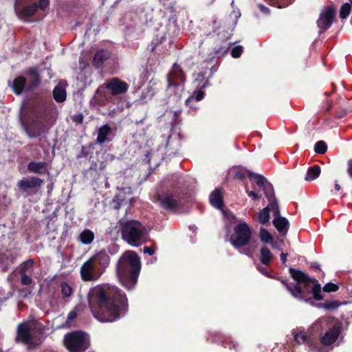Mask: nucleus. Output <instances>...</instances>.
Masks as SVG:
<instances>
[{
  "instance_id": "obj_13",
  "label": "nucleus",
  "mask_w": 352,
  "mask_h": 352,
  "mask_svg": "<svg viewBox=\"0 0 352 352\" xmlns=\"http://www.w3.org/2000/svg\"><path fill=\"white\" fill-rule=\"evenodd\" d=\"M53 101L50 97L41 102L32 109V121L33 122H41L45 124L47 122L50 110L47 104H52Z\"/></svg>"
},
{
  "instance_id": "obj_38",
  "label": "nucleus",
  "mask_w": 352,
  "mask_h": 352,
  "mask_svg": "<svg viewBox=\"0 0 352 352\" xmlns=\"http://www.w3.org/2000/svg\"><path fill=\"white\" fill-rule=\"evenodd\" d=\"M351 10V6L349 3H344L340 10V17L342 19H346Z\"/></svg>"
},
{
  "instance_id": "obj_18",
  "label": "nucleus",
  "mask_w": 352,
  "mask_h": 352,
  "mask_svg": "<svg viewBox=\"0 0 352 352\" xmlns=\"http://www.w3.org/2000/svg\"><path fill=\"white\" fill-rule=\"evenodd\" d=\"M28 75L31 76L26 87V91H30L38 87L41 82V77L36 67H30L28 69Z\"/></svg>"
},
{
  "instance_id": "obj_63",
  "label": "nucleus",
  "mask_w": 352,
  "mask_h": 352,
  "mask_svg": "<svg viewBox=\"0 0 352 352\" xmlns=\"http://www.w3.org/2000/svg\"><path fill=\"white\" fill-rule=\"evenodd\" d=\"M311 267L315 270H320V265L317 263H313Z\"/></svg>"
},
{
  "instance_id": "obj_46",
  "label": "nucleus",
  "mask_w": 352,
  "mask_h": 352,
  "mask_svg": "<svg viewBox=\"0 0 352 352\" xmlns=\"http://www.w3.org/2000/svg\"><path fill=\"white\" fill-rule=\"evenodd\" d=\"M21 276V282L23 285H30L32 283V278L26 273H20Z\"/></svg>"
},
{
  "instance_id": "obj_59",
  "label": "nucleus",
  "mask_w": 352,
  "mask_h": 352,
  "mask_svg": "<svg viewBox=\"0 0 352 352\" xmlns=\"http://www.w3.org/2000/svg\"><path fill=\"white\" fill-rule=\"evenodd\" d=\"M74 121L77 122L78 123H82L83 121V116L82 114H78L74 119Z\"/></svg>"
},
{
  "instance_id": "obj_44",
  "label": "nucleus",
  "mask_w": 352,
  "mask_h": 352,
  "mask_svg": "<svg viewBox=\"0 0 352 352\" xmlns=\"http://www.w3.org/2000/svg\"><path fill=\"white\" fill-rule=\"evenodd\" d=\"M34 263V262L33 259L30 258V259L25 261V262H23L21 264V267L20 269L19 273H26V271L28 269L33 267Z\"/></svg>"
},
{
  "instance_id": "obj_57",
  "label": "nucleus",
  "mask_w": 352,
  "mask_h": 352,
  "mask_svg": "<svg viewBox=\"0 0 352 352\" xmlns=\"http://www.w3.org/2000/svg\"><path fill=\"white\" fill-rule=\"evenodd\" d=\"M347 173L352 178V160H349L347 162Z\"/></svg>"
},
{
  "instance_id": "obj_36",
  "label": "nucleus",
  "mask_w": 352,
  "mask_h": 352,
  "mask_svg": "<svg viewBox=\"0 0 352 352\" xmlns=\"http://www.w3.org/2000/svg\"><path fill=\"white\" fill-rule=\"evenodd\" d=\"M294 340L298 344H306L309 341V337L305 331H300L295 333Z\"/></svg>"
},
{
  "instance_id": "obj_28",
  "label": "nucleus",
  "mask_w": 352,
  "mask_h": 352,
  "mask_svg": "<svg viewBox=\"0 0 352 352\" xmlns=\"http://www.w3.org/2000/svg\"><path fill=\"white\" fill-rule=\"evenodd\" d=\"M38 10L37 3H33L31 5L24 6L20 11L19 14L22 18H30Z\"/></svg>"
},
{
  "instance_id": "obj_10",
  "label": "nucleus",
  "mask_w": 352,
  "mask_h": 352,
  "mask_svg": "<svg viewBox=\"0 0 352 352\" xmlns=\"http://www.w3.org/2000/svg\"><path fill=\"white\" fill-rule=\"evenodd\" d=\"M104 87L108 89L112 96H115L125 94L128 91L129 85L119 78L114 77L107 80L102 87H98L96 94H100Z\"/></svg>"
},
{
  "instance_id": "obj_15",
  "label": "nucleus",
  "mask_w": 352,
  "mask_h": 352,
  "mask_svg": "<svg viewBox=\"0 0 352 352\" xmlns=\"http://www.w3.org/2000/svg\"><path fill=\"white\" fill-rule=\"evenodd\" d=\"M341 331V324L335 323L320 338L323 345L329 346L333 344L338 338Z\"/></svg>"
},
{
  "instance_id": "obj_7",
  "label": "nucleus",
  "mask_w": 352,
  "mask_h": 352,
  "mask_svg": "<svg viewBox=\"0 0 352 352\" xmlns=\"http://www.w3.org/2000/svg\"><path fill=\"white\" fill-rule=\"evenodd\" d=\"M252 234V230L247 223H239L234 228L230 242L235 248L244 247L250 243Z\"/></svg>"
},
{
  "instance_id": "obj_62",
  "label": "nucleus",
  "mask_w": 352,
  "mask_h": 352,
  "mask_svg": "<svg viewBox=\"0 0 352 352\" xmlns=\"http://www.w3.org/2000/svg\"><path fill=\"white\" fill-rule=\"evenodd\" d=\"M77 314L75 311H71L69 312V315H68V318L69 319H73V318H75L76 317Z\"/></svg>"
},
{
  "instance_id": "obj_22",
  "label": "nucleus",
  "mask_w": 352,
  "mask_h": 352,
  "mask_svg": "<svg viewBox=\"0 0 352 352\" xmlns=\"http://www.w3.org/2000/svg\"><path fill=\"white\" fill-rule=\"evenodd\" d=\"M27 80L23 76H19L16 77L11 85V88L13 93L16 96H20L26 91Z\"/></svg>"
},
{
  "instance_id": "obj_8",
  "label": "nucleus",
  "mask_w": 352,
  "mask_h": 352,
  "mask_svg": "<svg viewBox=\"0 0 352 352\" xmlns=\"http://www.w3.org/2000/svg\"><path fill=\"white\" fill-rule=\"evenodd\" d=\"M155 199L160 206L167 211H174L180 205L179 195L177 192L170 190L157 194Z\"/></svg>"
},
{
  "instance_id": "obj_40",
  "label": "nucleus",
  "mask_w": 352,
  "mask_h": 352,
  "mask_svg": "<svg viewBox=\"0 0 352 352\" xmlns=\"http://www.w3.org/2000/svg\"><path fill=\"white\" fill-rule=\"evenodd\" d=\"M60 289L63 298L69 297L72 294L73 289L66 282L61 283Z\"/></svg>"
},
{
  "instance_id": "obj_56",
  "label": "nucleus",
  "mask_w": 352,
  "mask_h": 352,
  "mask_svg": "<svg viewBox=\"0 0 352 352\" xmlns=\"http://www.w3.org/2000/svg\"><path fill=\"white\" fill-rule=\"evenodd\" d=\"M347 114V111L346 110H342L340 111H337L335 117L336 118H342Z\"/></svg>"
},
{
  "instance_id": "obj_11",
  "label": "nucleus",
  "mask_w": 352,
  "mask_h": 352,
  "mask_svg": "<svg viewBox=\"0 0 352 352\" xmlns=\"http://www.w3.org/2000/svg\"><path fill=\"white\" fill-rule=\"evenodd\" d=\"M336 15V8L334 5L324 7L316 21L317 25L320 30V33H323L331 28Z\"/></svg>"
},
{
  "instance_id": "obj_35",
  "label": "nucleus",
  "mask_w": 352,
  "mask_h": 352,
  "mask_svg": "<svg viewBox=\"0 0 352 352\" xmlns=\"http://www.w3.org/2000/svg\"><path fill=\"white\" fill-rule=\"evenodd\" d=\"M270 214L269 209L264 208L258 213V221L261 224L265 225L270 221Z\"/></svg>"
},
{
  "instance_id": "obj_64",
  "label": "nucleus",
  "mask_w": 352,
  "mask_h": 352,
  "mask_svg": "<svg viewBox=\"0 0 352 352\" xmlns=\"http://www.w3.org/2000/svg\"><path fill=\"white\" fill-rule=\"evenodd\" d=\"M334 188L338 191L340 190V188H341L340 186L338 184L337 181H336V184H335Z\"/></svg>"
},
{
  "instance_id": "obj_1",
  "label": "nucleus",
  "mask_w": 352,
  "mask_h": 352,
  "mask_svg": "<svg viewBox=\"0 0 352 352\" xmlns=\"http://www.w3.org/2000/svg\"><path fill=\"white\" fill-rule=\"evenodd\" d=\"M87 300L94 317L102 322L118 320L129 311L126 294L109 284L91 287L87 294Z\"/></svg>"
},
{
  "instance_id": "obj_33",
  "label": "nucleus",
  "mask_w": 352,
  "mask_h": 352,
  "mask_svg": "<svg viewBox=\"0 0 352 352\" xmlns=\"http://www.w3.org/2000/svg\"><path fill=\"white\" fill-rule=\"evenodd\" d=\"M205 96L203 89H197L193 92V94L186 100V104L187 106L191 105V103L193 101H200Z\"/></svg>"
},
{
  "instance_id": "obj_43",
  "label": "nucleus",
  "mask_w": 352,
  "mask_h": 352,
  "mask_svg": "<svg viewBox=\"0 0 352 352\" xmlns=\"http://www.w3.org/2000/svg\"><path fill=\"white\" fill-rule=\"evenodd\" d=\"M324 292L330 293V292H336L339 289V286L333 283H327L324 285L322 288Z\"/></svg>"
},
{
  "instance_id": "obj_9",
  "label": "nucleus",
  "mask_w": 352,
  "mask_h": 352,
  "mask_svg": "<svg viewBox=\"0 0 352 352\" xmlns=\"http://www.w3.org/2000/svg\"><path fill=\"white\" fill-rule=\"evenodd\" d=\"M256 185L262 188L265 197L268 200V205L265 208L269 209V212L279 208L278 203L275 197V193L272 184L269 182L264 176H258Z\"/></svg>"
},
{
  "instance_id": "obj_39",
  "label": "nucleus",
  "mask_w": 352,
  "mask_h": 352,
  "mask_svg": "<svg viewBox=\"0 0 352 352\" xmlns=\"http://www.w3.org/2000/svg\"><path fill=\"white\" fill-rule=\"evenodd\" d=\"M327 150V144L322 141L320 140L318 141L314 146V151L316 153L318 154H324Z\"/></svg>"
},
{
  "instance_id": "obj_16",
  "label": "nucleus",
  "mask_w": 352,
  "mask_h": 352,
  "mask_svg": "<svg viewBox=\"0 0 352 352\" xmlns=\"http://www.w3.org/2000/svg\"><path fill=\"white\" fill-rule=\"evenodd\" d=\"M23 129L30 138L41 136L45 131V124L41 122H33L32 118L29 124L23 123Z\"/></svg>"
},
{
  "instance_id": "obj_14",
  "label": "nucleus",
  "mask_w": 352,
  "mask_h": 352,
  "mask_svg": "<svg viewBox=\"0 0 352 352\" xmlns=\"http://www.w3.org/2000/svg\"><path fill=\"white\" fill-rule=\"evenodd\" d=\"M186 81V74L180 65L174 63L167 75L168 87H177Z\"/></svg>"
},
{
  "instance_id": "obj_41",
  "label": "nucleus",
  "mask_w": 352,
  "mask_h": 352,
  "mask_svg": "<svg viewBox=\"0 0 352 352\" xmlns=\"http://www.w3.org/2000/svg\"><path fill=\"white\" fill-rule=\"evenodd\" d=\"M94 148L93 144H90L88 146H82L80 153L78 155V158L80 157H87L91 153H92L91 149Z\"/></svg>"
},
{
  "instance_id": "obj_54",
  "label": "nucleus",
  "mask_w": 352,
  "mask_h": 352,
  "mask_svg": "<svg viewBox=\"0 0 352 352\" xmlns=\"http://www.w3.org/2000/svg\"><path fill=\"white\" fill-rule=\"evenodd\" d=\"M257 270L261 272L262 273L263 275H265V276L267 277H269V278H274L272 276H271L270 274V273L263 267L261 266H258L257 267Z\"/></svg>"
},
{
  "instance_id": "obj_50",
  "label": "nucleus",
  "mask_w": 352,
  "mask_h": 352,
  "mask_svg": "<svg viewBox=\"0 0 352 352\" xmlns=\"http://www.w3.org/2000/svg\"><path fill=\"white\" fill-rule=\"evenodd\" d=\"M122 201L123 200L120 198L119 195L115 196L113 199V202L115 203L113 208L116 210L120 209Z\"/></svg>"
},
{
  "instance_id": "obj_12",
  "label": "nucleus",
  "mask_w": 352,
  "mask_h": 352,
  "mask_svg": "<svg viewBox=\"0 0 352 352\" xmlns=\"http://www.w3.org/2000/svg\"><path fill=\"white\" fill-rule=\"evenodd\" d=\"M15 340L16 342H22L27 345L29 350L36 347L33 336L30 333L29 324L27 322H21L18 324Z\"/></svg>"
},
{
  "instance_id": "obj_45",
  "label": "nucleus",
  "mask_w": 352,
  "mask_h": 352,
  "mask_svg": "<svg viewBox=\"0 0 352 352\" xmlns=\"http://www.w3.org/2000/svg\"><path fill=\"white\" fill-rule=\"evenodd\" d=\"M243 47L241 45H236L231 50V56L233 58H239L243 53Z\"/></svg>"
},
{
  "instance_id": "obj_26",
  "label": "nucleus",
  "mask_w": 352,
  "mask_h": 352,
  "mask_svg": "<svg viewBox=\"0 0 352 352\" xmlns=\"http://www.w3.org/2000/svg\"><path fill=\"white\" fill-rule=\"evenodd\" d=\"M111 131V128L107 124L102 125L98 130L96 141L99 144L105 142L108 135Z\"/></svg>"
},
{
  "instance_id": "obj_58",
  "label": "nucleus",
  "mask_w": 352,
  "mask_h": 352,
  "mask_svg": "<svg viewBox=\"0 0 352 352\" xmlns=\"http://www.w3.org/2000/svg\"><path fill=\"white\" fill-rule=\"evenodd\" d=\"M273 215L274 216V218H282L283 217L280 216V212L279 208L277 209H275L274 210H272Z\"/></svg>"
},
{
  "instance_id": "obj_23",
  "label": "nucleus",
  "mask_w": 352,
  "mask_h": 352,
  "mask_svg": "<svg viewBox=\"0 0 352 352\" xmlns=\"http://www.w3.org/2000/svg\"><path fill=\"white\" fill-rule=\"evenodd\" d=\"M272 223L281 236L287 234L289 228V223L287 218H274Z\"/></svg>"
},
{
  "instance_id": "obj_3",
  "label": "nucleus",
  "mask_w": 352,
  "mask_h": 352,
  "mask_svg": "<svg viewBox=\"0 0 352 352\" xmlns=\"http://www.w3.org/2000/svg\"><path fill=\"white\" fill-rule=\"evenodd\" d=\"M140 269V258L136 252L128 251L120 256L116 265V274L120 282L126 289L134 288Z\"/></svg>"
},
{
  "instance_id": "obj_25",
  "label": "nucleus",
  "mask_w": 352,
  "mask_h": 352,
  "mask_svg": "<svg viewBox=\"0 0 352 352\" xmlns=\"http://www.w3.org/2000/svg\"><path fill=\"white\" fill-rule=\"evenodd\" d=\"M194 83L197 89H204L209 87L210 82L206 76V72L199 73L195 79Z\"/></svg>"
},
{
  "instance_id": "obj_47",
  "label": "nucleus",
  "mask_w": 352,
  "mask_h": 352,
  "mask_svg": "<svg viewBox=\"0 0 352 352\" xmlns=\"http://www.w3.org/2000/svg\"><path fill=\"white\" fill-rule=\"evenodd\" d=\"M223 345L225 348H227V346H228V347L230 350L234 349L236 351L237 350L236 348L239 346L238 344L233 340L228 341V342L223 341Z\"/></svg>"
},
{
  "instance_id": "obj_34",
  "label": "nucleus",
  "mask_w": 352,
  "mask_h": 352,
  "mask_svg": "<svg viewBox=\"0 0 352 352\" xmlns=\"http://www.w3.org/2000/svg\"><path fill=\"white\" fill-rule=\"evenodd\" d=\"M342 303L337 300L325 301L323 303H319L317 307L319 308H323L326 310H334L338 308Z\"/></svg>"
},
{
  "instance_id": "obj_49",
  "label": "nucleus",
  "mask_w": 352,
  "mask_h": 352,
  "mask_svg": "<svg viewBox=\"0 0 352 352\" xmlns=\"http://www.w3.org/2000/svg\"><path fill=\"white\" fill-rule=\"evenodd\" d=\"M50 5V0H39L37 3L38 8L45 10Z\"/></svg>"
},
{
  "instance_id": "obj_37",
  "label": "nucleus",
  "mask_w": 352,
  "mask_h": 352,
  "mask_svg": "<svg viewBox=\"0 0 352 352\" xmlns=\"http://www.w3.org/2000/svg\"><path fill=\"white\" fill-rule=\"evenodd\" d=\"M165 40V38L164 36H156L151 41L150 45H149V50L151 53H153L157 47L161 45L164 41Z\"/></svg>"
},
{
  "instance_id": "obj_42",
  "label": "nucleus",
  "mask_w": 352,
  "mask_h": 352,
  "mask_svg": "<svg viewBox=\"0 0 352 352\" xmlns=\"http://www.w3.org/2000/svg\"><path fill=\"white\" fill-rule=\"evenodd\" d=\"M230 45V43H229L228 45H220L217 48H215L214 49V55L217 57H220V56L226 54L229 50Z\"/></svg>"
},
{
  "instance_id": "obj_31",
  "label": "nucleus",
  "mask_w": 352,
  "mask_h": 352,
  "mask_svg": "<svg viewBox=\"0 0 352 352\" xmlns=\"http://www.w3.org/2000/svg\"><path fill=\"white\" fill-rule=\"evenodd\" d=\"M53 98L57 102H63L66 100L67 94L64 88L56 86L53 89Z\"/></svg>"
},
{
  "instance_id": "obj_30",
  "label": "nucleus",
  "mask_w": 352,
  "mask_h": 352,
  "mask_svg": "<svg viewBox=\"0 0 352 352\" xmlns=\"http://www.w3.org/2000/svg\"><path fill=\"white\" fill-rule=\"evenodd\" d=\"M320 174V167L318 165H314L308 168L305 180L311 182L319 177Z\"/></svg>"
},
{
  "instance_id": "obj_51",
  "label": "nucleus",
  "mask_w": 352,
  "mask_h": 352,
  "mask_svg": "<svg viewBox=\"0 0 352 352\" xmlns=\"http://www.w3.org/2000/svg\"><path fill=\"white\" fill-rule=\"evenodd\" d=\"M98 162L93 160L91 162L90 166H89V169L87 170V171H94V172H96V174H99L98 172Z\"/></svg>"
},
{
  "instance_id": "obj_52",
  "label": "nucleus",
  "mask_w": 352,
  "mask_h": 352,
  "mask_svg": "<svg viewBox=\"0 0 352 352\" xmlns=\"http://www.w3.org/2000/svg\"><path fill=\"white\" fill-rule=\"evenodd\" d=\"M156 247L153 246H145L144 248V252L148 254L150 256H152L155 254Z\"/></svg>"
},
{
  "instance_id": "obj_6",
  "label": "nucleus",
  "mask_w": 352,
  "mask_h": 352,
  "mask_svg": "<svg viewBox=\"0 0 352 352\" xmlns=\"http://www.w3.org/2000/svg\"><path fill=\"white\" fill-rule=\"evenodd\" d=\"M63 342L69 352H85L90 346L87 334L80 330L66 333Z\"/></svg>"
},
{
  "instance_id": "obj_27",
  "label": "nucleus",
  "mask_w": 352,
  "mask_h": 352,
  "mask_svg": "<svg viewBox=\"0 0 352 352\" xmlns=\"http://www.w3.org/2000/svg\"><path fill=\"white\" fill-rule=\"evenodd\" d=\"M273 258L272 254L269 248L263 246L260 249L259 260L261 263L265 265H269Z\"/></svg>"
},
{
  "instance_id": "obj_60",
  "label": "nucleus",
  "mask_w": 352,
  "mask_h": 352,
  "mask_svg": "<svg viewBox=\"0 0 352 352\" xmlns=\"http://www.w3.org/2000/svg\"><path fill=\"white\" fill-rule=\"evenodd\" d=\"M106 166H107L106 162L102 161V162H100V165H99L98 168H99V170L100 171H102V170H104L105 169Z\"/></svg>"
},
{
  "instance_id": "obj_17",
  "label": "nucleus",
  "mask_w": 352,
  "mask_h": 352,
  "mask_svg": "<svg viewBox=\"0 0 352 352\" xmlns=\"http://www.w3.org/2000/svg\"><path fill=\"white\" fill-rule=\"evenodd\" d=\"M43 184V180L40 177L33 176L29 179H23L17 182V187L22 192H27L28 190L40 188Z\"/></svg>"
},
{
  "instance_id": "obj_48",
  "label": "nucleus",
  "mask_w": 352,
  "mask_h": 352,
  "mask_svg": "<svg viewBox=\"0 0 352 352\" xmlns=\"http://www.w3.org/2000/svg\"><path fill=\"white\" fill-rule=\"evenodd\" d=\"M245 191L248 194V195L254 201L258 200L261 195L258 194L254 190H249L247 188H245Z\"/></svg>"
},
{
  "instance_id": "obj_32",
  "label": "nucleus",
  "mask_w": 352,
  "mask_h": 352,
  "mask_svg": "<svg viewBox=\"0 0 352 352\" xmlns=\"http://www.w3.org/2000/svg\"><path fill=\"white\" fill-rule=\"evenodd\" d=\"M259 237L262 242L265 243H271L273 248H276V242L274 243L272 235L265 228H261Z\"/></svg>"
},
{
  "instance_id": "obj_29",
  "label": "nucleus",
  "mask_w": 352,
  "mask_h": 352,
  "mask_svg": "<svg viewBox=\"0 0 352 352\" xmlns=\"http://www.w3.org/2000/svg\"><path fill=\"white\" fill-rule=\"evenodd\" d=\"M94 239V233L89 229H85L79 236V241L84 245L91 244Z\"/></svg>"
},
{
  "instance_id": "obj_20",
  "label": "nucleus",
  "mask_w": 352,
  "mask_h": 352,
  "mask_svg": "<svg viewBox=\"0 0 352 352\" xmlns=\"http://www.w3.org/2000/svg\"><path fill=\"white\" fill-rule=\"evenodd\" d=\"M28 170L37 175L50 174L46 162H30L27 165Z\"/></svg>"
},
{
  "instance_id": "obj_2",
  "label": "nucleus",
  "mask_w": 352,
  "mask_h": 352,
  "mask_svg": "<svg viewBox=\"0 0 352 352\" xmlns=\"http://www.w3.org/2000/svg\"><path fill=\"white\" fill-rule=\"evenodd\" d=\"M291 277L296 281L295 285H290V294L295 298L305 300H311L310 294L315 300H322L324 296L321 292V285L318 281L311 278L307 273L294 267L289 268Z\"/></svg>"
},
{
  "instance_id": "obj_19",
  "label": "nucleus",
  "mask_w": 352,
  "mask_h": 352,
  "mask_svg": "<svg viewBox=\"0 0 352 352\" xmlns=\"http://www.w3.org/2000/svg\"><path fill=\"white\" fill-rule=\"evenodd\" d=\"M233 178L238 180H243L246 177H248L250 181H254L256 184L258 176H263L258 173H254L249 170L243 168H235L233 169Z\"/></svg>"
},
{
  "instance_id": "obj_55",
  "label": "nucleus",
  "mask_w": 352,
  "mask_h": 352,
  "mask_svg": "<svg viewBox=\"0 0 352 352\" xmlns=\"http://www.w3.org/2000/svg\"><path fill=\"white\" fill-rule=\"evenodd\" d=\"M258 7L260 9V10L264 14H269L270 13V10L264 5L259 3L258 4Z\"/></svg>"
},
{
  "instance_id": "obj_53",
  "label": "nucleus",
  "mask_w": 352,
  "mask_h": 352,
  "mask_svg": "<svg viewBox=\"0 0 352 352\" xmlns=\"http://www.w3.org/2000/svg\"><path fill=\"white\" fill-rule=\"evenodd\" d=\"M278 279L285 286V287L289 292H290L289 287H291L290 285H295L294 283H288L287 280L286 278H278Z\"/></svg>"
},
{
  "instance_id": "obj_61",
  "label": "nucleus",
  "mask_w": 352,
  "mask_h": 352,
  "mask_svg": "<svg viewBox=\"0 0 352 352\" xmlns=\"http://www.w3.org/2000/svg\"><path fill=\"white\" fill-rule=\"evenodd\" d=\"M280 260L283 262V263H285L287 261V254L282 252L280 254Z\"/></svg>"
},
{
  "instance_id": "obj_21",
  "label": "nucleus",
  "mask_w": 352,
  "mask_h": 352,
  "mask_svg": "<svg viewBox=\"0 0 352 352\" xmlns=\"http://www.w3.org/2000/svg\"><path fill=\"white\" fill-rule=\"evenodd\" d=\"M210 204L215 208L221 210L224 207V201L222 190L215 188L209 196Z\"/></svg>"
},
{
  "instance_id": "obj_5",
  "label": "nucleus",
  "mask_w": 352,
  "mask_h": 352,
  "mask_svg": "<svg viewBox=\"0 0 352 352\" xmlns=\"http://www.w3.org/2000/svg\"><path fill=\"white\" fill-rule=\"evenodd\" d=\"M119 225L122 238L129 244L138 247L146 242V228L140 221L120 219Z\"/></svg>"
},
{
  "instance_id": "obj_24",
  "label": "nucleus",
  "mask_w": 352,
  "mask_h": 352,
  "mask_svg": "<svg viewBox=\"0 0 352 352\" xmlns=\"http://www.w3.org/2000/svg\"><path fill=\"white\" fill-rule=\"evenodd\" d=\"M109 58V52L107 50H101L96 52L93 59V65L96 68L101 67L104 63Z\"/></svg>"
},
{
  "instance_id": "obj_4",
  "label": "nucleus",
  "mask_w": 352,
  "mask_h": 352,
  "mask_svg": "<svg viewBox=\"0 0 352 352\" xmlns=\"http://www.w3.org/2000/svg\"><path fill=\"white\" fill-rule=\"evenodd\" d=\"M110 259L109 254L104 250L96 253L80 267L82 280L86 282L97 280L109 266Z\"/></svg>"
}]
</instances>
